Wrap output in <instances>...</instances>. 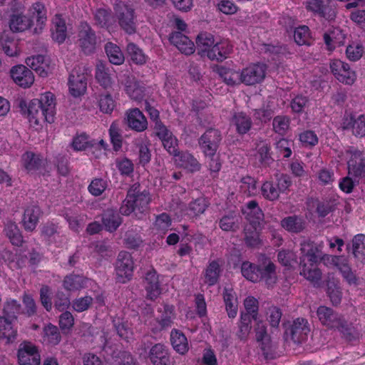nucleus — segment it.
<instances>
[{"mask_svg":"<svg viewBox=\"0 0 365 365\" xmlns=\"http://www.w3.org/2000/svg\"><path fill=\"white\" fill-rule=\"evenodd\" d=\"M317 315L323 326L328 329L338 331L346 341H351L356 339V328L344 314L331 307L321 305L317 308Z\"/></svg>","mask_w":365,"mask_h":365,"instance_id":"1","label":"nucleus"},{"mask_svg":"<svg viewBox=\"0 0 365 365\" xmlns=\"http://www.w3.org/2000/svg\"><path fill=\"white\" fill-rule=\"evenodd\" d=\"M260 193L264 200L270 202L277 201L280 197L275 182L272 180H267L262 183Z\"/></svg>","mask_w":365,"mask_h":365,"instance_id":"50","label":"nucleus"},{"mask_svg":"<svg viewBox=\"0 0 365 365\" xmlns=\"http://www.w3.org/2000/svg\"><path fill=\"white\" fill-rule=\"evenodd\" d=\"M255 327L256 339L260 342V348L265 359H273L274 352L271 338L267 334V327L262 321H255Z\"/></svg>","mask_w":365,"mask_h":365,"instance_id":"18","label":"nucleus"},{"mask_svg":"<svg viewBox=\"0 0 365 365\" xmlns=\"http://www.w3.org/2000/svg\"><path fill=\"white\" fill-rule=\"evenodd\" d=\"M175 160L178 166L194 173L201 169V164L193 154L189 151H180L175 157Z\"/></svg>","mask_w":365,"mask_h":365,"instance_id":"29","label":"nucleus"},{"mask_svg":"<svg viewBox=\"0 0 365 365\" xmlns=\"http://www.w3.org/2000/svg\"><path fill=\"white\" fill-rule=\"evenodd\" d=\"M240 189L247 194V196H255L257 193V180L250 175L243 177L241 180Z\"/></svg>","mask_w":365,"mask_h":365,"instance_id":"64","label":"nucleus"},{"mask_svg":"<svg viewBox=\"0 0 365 365\" xmlns=\"http://www.w3.org/2000/svg\"><path fill=\"white\" fill-rule=\"evenodd\" d=\"M19 107L21 113L26 115L31 126L35 127L41 125L44 123H52L54 122L52 115L43 110L36 98L31 100L29 105L25 101H21Z\"/></svg>","mask_w":365,"mask_h":365,"instance_id":"4","label":"nucleus"},{"mask_svg":"<svg viewBox=\"0 0 365 365\" xmlns=\"http://www.w3.org/2000/svg\"><path fill=\"white\" fill-rule=\"evenodd\" d=\"M310 331L309 323L304 318H297L292 324L285 329V334L297 344L307 340Z\"/></svg>","mask_w":365,"mask_h":365,"instance_id":"15","label":"nucleus"},{"mask_svg":"<svg viewBox=\"0 0 365 365\" xmlns=\"http://www.w3.org/2000/svg\"><path fill=\"white\" fill-rule=\"evenodd\" d=\"M219 74L223 78L224 82L228 86H235L242 83L241 71L222 66L219 69Z\"/></svg>","mask_w":365,"mask_h":365,"instance_id":"49","label":"nucleus"},{"mask_svg":"<svg viewBox=\"0 0 365 365\" xmlns=\"http://www.w3.org/2000/svg\"><path fill=\"white\" fill-rule=\"evenodd\" d=\"M150 202L149 191L141 190L140 185L135 182L128 188L126 197L120 207V212L124 216H129L135 212L144 214L148 211Z\"/></svg>","mask_w":365,"mask_h":365,"instance_id":"2","label":"nucleus"},{"mask_svg":"<svg viewBox=\"0 0 365 365\" xmlns=\"http://www.w3.org/2000/svg\"><path fill=\"white\" fill-rule=\"evenodd\" d=\"M115 279L119 283H126L133 274L134 262L132 255L125 251H121L118 255L115 263Z\"/></svg>","mask_w":365,"mask_h":365,"instance_id":"8","label":"nucleus"},{"mask_svg":"<svg viewBox=\"0 0 365 365\" xmlns=\"http://www.w3.org/2000/svg\"><path fill=\"white\" fill-rule=\"evenodd\" d=\"M19 365H40L41 356L38 347L31 341H24L17 351Z\"/></svg>","mask_w":365,"mask_h":365,"instance_id":"9","label":"nucleus"},{"mask_svg":"<svg viewBox=\"0 0 365 365\" xmlns=\"http://www.w3.org/2000/svg\"><path fill=\"white\" fill-rule=\"evenodd\" d=\"M300 266L302 267L301 275L314 285L319 284L322 278V272L316 267L317 266L311 267L309 264H300Z\"/></svg>","mask_w":365,"mask_h":365,"instance_id":"62","label":"nucleus"},{"mask_svg":"<svg viewBox=\"0 0 365 365\" xmlns=\"http://www.w3.org/2000/svg\"><path fill=\"white\" fill-rule=\"evenodd\" d=\"M341 127L350 131L356 138L365 136V113L356 115L353 112L345 113L342 118Z\"/></svg>","mask_w":365,"mask_h":365,"instance_id":"10","label":"nucleus"},{"mask_svg":"<svg viewBox=\"0 0 365 365\" xmlns=\"http://www.w3.org/2000/svg\"><path fill=\"white\" fill-rule=\"evenodd\" d=\"M116 105V101L110 93L106 92L99 95L98 106L100 111L103 113L110 115L115 108Z\"/></svg>","mask_w":365,"mask_h":365,"instance_id":"56","label":"nucleus"},{"mask_svg":"<svg viewBox=\"0 0 365 365\" xmlns=\"http://www.w3.org/2000/svg\"><path fill=\"white\" fill-rule=\"evenodd\" d=\"M224 261L222 259H216L208 262L203 272L204 282L208 287H212L218 283L222 272Z\"/></svg>","mask_w":365,"mask_h":365,"instance_id":"24","label":"nucleus"},{"mask_svg":"<svg viewBox=\"0 0 365 365\" xmlns=\"http://www.w3.org/2000/svg\"><path fill=\"white\" fill-rule=\"evenodd\" d=\"M33 25V19L19 9H11L9 18V26L13 33H19L29 29Z\"/></svg>","mask_w":365,"mask_h":365,"instance_id":"17","label":"nucleus"},{"mask_svg":"<svg viewBox=\"0 0 365 365\" xmlns=\"http://www.w3.org/2000/svg\"><path fill=\"white\" fill-rule=\"evenodd\" d=\"M259 282L264 281L268 287H272L277 281L276 265L268 257H264L258 264Z\"/></svg>","mask_w":365,"mask_h":365,"instance_id":"23","label":"nucleus"},{"mask_svg":"<svg viewBox=\"0 0 365 365\" xmlns=\"http://www.w3.org/2000/svg\"><path fill=\"white\" fill-rule=\"evenodd\" d=\"M230 125L235 128L238 135H243L251 130L252 120L251 117L243 111L234 112L230 119Z\"/></svg>","mask_w":365,"mask_h":365,"instance_id":"25","label":"nucleus"},{"mask_svg":"<svg viewBox=\"0 0 365 365\" xmlns=\"http://www.w3.org/2000/svg\"><path fill=\"white\" fill-rule=\"evenodd\" d=\"M222 140L221 131L210 128L199 138L198 145L205 156L215 155Z\"/></svg>","mask_w":365,"mask_h":365,"instance_id":"7","label":"nucleus"},{"mask_svg":"<svg viewBox=\"0 0 365 365\" xmlns=\"http://www.w3.org/2000/svg\"><path fill=\"white\" fill-rule=\"evenodd\" d=\"M222 297L228 317L231 319H234L237 314L238 309V301L236 292L232 287H225Z\"/></svg>","mask_w":365,"mask_h":365,"instance_id":"35","label":"nucleus"},{"mask_svg":"<svg viewBox=\"0 0 365 365\" xmlns=\"http://www.w3.org/2000/svg\"><path fill=\"white\" fill-rule=\"evenodd\" d=\"M329 68L335 78L342 83L352 85L356 81L355 71L344 61L333 59L329 63Z\"/></svg>","mask_w":365,"mask_h":365,"instance_id":"11","label":"nucleus"},{"mask_svg":"<svg viewBox=\"0 0 365 365\" xmlns=\"http://www.w3.org/2000/svg\"><path fill=\"white\" fill-rule=\"evenodd\" d=\"M347 169L349 175L359 183L365 174L364 154L359 150L352 152L347 162Z\"/></svg>","mask_w":365,"mask_h":365,"instance_id":"16","label":"nucleus"},{"mask_svg":"<svg viewBox=\"0 0 365 365\" xmlns=\"http://www.w3.org/2000/svg\"><path fill=\"white\" fill-rule=\"evenodd\" d=\"M86 279L79 274H70L64 277L62 286L68 292H76L84 288Z\"/></svg>","mask_w":365,"mask_h":365,"instance_id":"41","label":"nucleus"},{"mask_svg":"<svg viewBox=\"0 0 365 365\" xmlns=\"http://www.w3.org/2000/svg\"><path fill=\"white\" fill-rule=\"evenodd\" d=\"M163 307V309L160 307L158 309V312L160 313V316L155 319V322L158 324V326L152 328V331L155 334L170 327L175 318V307L173 305L164 303Z\"/></svg>","mask_w":365,"mask_h":365,"instance_id":"19","label":"nucleus"},{"mask_svg":"<svg viewBox=\"0 0 365 365\" xmlns=\"http://www.w3.org/2000/svg\"><path fill=\"white\" fill-rule=\"evenodd\" d=\"M232 49L233 46L227 39L215 41L213 47L207 54V58L211 61L222 62L229 57Z\"/></svg>","mask_w":365,"mask_h":365,"instance_id":"27","label":"nucleus"},{"mask_svg":"<svg viewBox=\"0 0 365 365\" xmlns=\"http://www.w3.org/2000/svg\"><path fill=\"white\" fill-rule=\"evenodd\" d=\"M148 359L153 365H170L171 359L169 349L163 344L153 345L149 352Z\"/></svg>","mask_w":365,"mask_h":365,"instance_id":"26","label":"nucleus"},{"mask_svg":"<svg viewBox=\"0 0 365 365\" xmlns=\"http://www.w3.org/2000/svg\"><path fill=\"white\" fill-rule=\"evenodd\" d=\"M96 140H88V135L81 133L73 137L71 146L76 151H83L88 148H93L96 146Z\"/></svg>","mask_w":365,"mask_h":365,"instance_id":"58","label":"nucleus"},{"mask_svg":"<svg viewBox=\"0 0 365 365\" xmlns=\"http://www.w3.org/2000/svg\"><path fill=\"white\" fill-rule=\"evenodd\" d=\"M326 292L333 306L337 307L341 304L343 293L339 280L334 278L329 279L327 282Z\"/></svg>","mask_w":365,"mask_h":365,"instance_id":"40","label":"nucleus"},{"mask_svg":"<svg viewBox=\"0 0 365 365\" xmlns=\"http://www.w3.org/2000/svg\"><path fill=\"white\" fill-rule=\"evenodd\" d=\"M280 225L290 233H299L305 227L304 220L298 215L287 216L282 219Z\"/></svg>","mask_w":365,"mask_h":365,"instance_id":"39","label":"nucleus"},{"mask_svg":"<svg viewBox=\"0 0 365 365\" xmlns=\"http://www.w3.org/2000/svg\"><path fill=\"white\" fill-rule=\"evenodd\" d=\"M290 126V118L287 115H277L273 118L272 127L275 133L284 136Z\"/></svg>","mask_w":365,"mask_h":365,"instance_id":"61","label":"nucleus"},{"mask_svg":"<svg viewBox=\"0 0 365 365\" xmlns=\"http://www.w3.org/2000/svg\"><path fill=\"white\" fill-rule=\"evenodd\" d=\"M332 262L348 284H359V278L354 272L352 271L346 259L342 258V257L340 256H333Z\"/></svg>","mask_w":365,"mask_h":365,"instance_id":"28","label":"nucleus"},{"mask_svg":"<svg viewBox=\"0 0 365 365\" xmlns=\"http://www.w3.org/2000/svg\"><path fill=\"white\" fill-rule=\"evenodd\" d=\"M53 24L54 28L52 30V38L58 43H63L67 36V28L65 20L62 18L61 15L56 14L53 20Z\"/></svg>","mask_w":365,"mask_h":365,"instance_id":"43","label":"nucleus"},{"mask_svg":"<svg viewBox=\"0 0 365 365\" xmlns=\"http://www.w3.org/2000/svg\"><path fill=\"white\" fill-rule=\"evenodd\" d=\"M124 86L125 93L130 98L135 101H140L143 98V91L135 78L127 76Z\"/></svg>","mask_w":365,"mask_h":365,"instance_id":"51","label":"nucleus"},{"mask_svg":"<svg viewBox=\"0 0 365 365\" xmlns=\"http://www.w3.org/2000/svg\"><path fill=\"white\" fill-rule=\"evenodd\" d=\"M294 39L296 43L299 46L309 45L311 40L309 28L305 25L295 28L294 31Z\"/></svg>","mask_w":365,"mask_h":365,"instance_id":"63","label":"nucleus"},{"mask_svg":"<svg viewBox=\"0 0 365 365\" xmlns=\"http://www.w3.org/2000/svg\"><path fill=\"white\" fill-rule=\"evenodd\" d=\"M210 205V202L205 197H200L192 200L187 206V215L190 217H197L204 214Z\"/></svg>","mask_w":365,"mask_h":365,"instance_id":"47","label":"nucleus"},{"mask_svg":"<svg viewBox=\"0 0 365 365\" xmlns=\"http://www.w3.org/2000/svg\"><path fill=\"white\" fill-rule=\"evenodd\" d=\"M147 299L155 301L162 293L159 276L155 271H150L145 275Z\"/></svg>","mask_w":365,"mask_h":365,"instance_id":"34","label":"nucleus"},{"mask_svg":"<svg viewBox=\"0 0 365 365\" xmlns=\"http://www.w3.org/2000/svg\"><path fill=\"white\" fill-rule=\"evenodd\" d=\"M114 11L120 28L128 34L135 33V13L133 6L118 1L114 5Z\"/></svg>","mask_w":365,"mask_h":365,"instance_id":"5","label":"nucleus"},{"mask_svg":"<svg viewBox=\"0 0 365 365\" xmlns=\"http://www.w3.org/2000/svg\"><path fill=\"white\" fill-rule=\"evenodd\" d=\"M42 338L44 344L54 346L61 342V334L56 326L49 323L43 328Z\"/></svg>","mask_w":365,"mask_h":365,"instance_id":"44","label":"nucleus"},{"mask_svg":"<svg viewBox=\"0 0 365 365\" xmlns=\"http://www.w3.org/2000/svg\"><path fill=\"white\" fill-rule=\"evenodd\" d=\"M240 217L235 212L223 215L219 220L220 229L225 232H235L239 228Z\"/></svg>","mask_w":365,"mask_h":365,"instance_id":"53","label":"nucleus"},{"mask_svg":"<svg viewBox=\"0 0 365 365\" xmlns=\"http://www.w3.org/2000/svg\"><path fill=\"white\" fill-rule=\"evenodd\" d=\"M254 158L257 167H269L274 162L270 145L263 141L257 144Z\"/></svg>","mask_w":365,"mask_h":365,"instance_id":"32","label":"nucleus"},{"mask_svg":"<svg viewBox=\"0 0 365 365\" xmlns=\"http://www.w3.org/2000/svg\"><path fill=\"white\" fill-rule=\"evenodd\" d=\"M241 272L247 280L255 283L259 282L258 264L248 261L243 262L241 265Z\"/></svg>","mask_w":365,"mask_h":365,"instance_id":"59","label":"nucleus"},{"mask_svg":"<svg viewBox=\"0 0 365 365\" xmlns=\"http://www.w3.org/2000/svg\"><path fill=\"white\" fill-rule=\"evenodd\" d=\"M96 79L98 83L104 88L111 87L113 79L110 76V69L104 64H98L96 68Z\"/></svg>","mask_w":365,"mask_h":365,"instance_id":"57","label":"nucleus"},{"mask_svg":"<svg viewBox=\"0 0 365 365\" xmlns=\"http://www.w3.org/2000/svg\"><path fill=\"white\" fill-rule=\"evenodd\" d=\"M322 245L311 240H304L300 244V264H309L311 267L317 266L328 255L322 252Z\"/></svg>","mask_w":365,"mask_h":365,"instance_id":"6","label":"nucleus"},{"mask_svg":"<svg viewBox=\"0 0 365 365\" xmlns=\"http://www.w3.org/2000/svg\"><path fill=\"white\" fill-rule=\"evenodd\" d=\"M351 253L354 258L363 261L365 259V235L356 234L351 240Z\"/></svg>","mask_w":365,"mask_h":365,"instance_id":"52","label":"nucleus"},{"mask_svg":"<svg viewBox=\"0 0 365 365\" xmlns=\"http://www.w3.org/2000/svg\"><path fill=\"white\" fill-rule=\"evenodd\" d=\"M305 9L314 17L328 22L334 21L336 17V4L334 0H306Z\"/></svg>","mask_w":365,"mask_h":365,"instance_id":"3","label":"nucleus"},{"mask_svg":"<svg viewBox=\"0 0 365 365\" xmlns=\"http://www.w3.org/2000/svg\"><path fill=\"white\" fill-rule=\"evenodd\" d=\"M43 162L41 155L31 151H26L21 156L22 165L28 173L39 170L43 165Z\"/></svg>","mask_w":365,"mask_h":365,"instance_id":"37","label":"nucleus"},{"mask_svg":"<svg viewBox=\"0 0 365 365\" xmlns=\"http://www.w3.org/2000/svg\"><path fill=\"white\" fill-rule=\"evenodd\" d=\"M105 51L110 63L118 66L123 63L125 57L118 46L108 42L105 46Z\"/></svg>","mask_w":365,"mask_h":365,"instance_id":"54","label":"nucleus"},{"mask_svg":"<svg viewBox=\"0 0 365 365\" xmlns=\"http://www.w3.org/2000/svg\"><path fill=\"white\" fill-rule=\"evenodd\" d=\"M215 40L214 36L208 32H201L196 38V43L198 48V52L201 56H206L212 49Z\"/></svg>","mask_w":365,"mask_h":365,"instance_id":"42","label":"nucleus"},{"mask_svg":"<svg viewBox=\"0 0 365 365\" xmlns=\"http://www.w3.org/2000/svg\"><path fill=\"white\" fill-rule=\"evenodd\" d=\"M126 51L130 61L135 65L142 66L146 63L148 58L143 51L135 43H128Z\"/></svg>","mask_w":365,"mask_h":365,"instance_id":"48","label":"nucleus"},{"mask_svg":"<svg viewBox=\"0 0 365 365\" xmlns=\"http://www.w3.org/2000/svg\"><path fill=\"white\" fill-rule=\"evenodd\" d=\"M170 340L173 349L177 353L184 355L188 351L187 339L180 330L173 329L170 332Z\"/></svg>","mask_w":365,"mask_h":365,"instance_id":"36","label":"nucleus"},{"mask_svg":"<svg viewBox=\"0 0 365 365\" xmlns=\"http://www.w3.org/2000/svg\"><path fill=\"white\" fill-rule=\"evenodd\" d=\"M242 212L249 222L248 225L260 226L261 222L264 220V213L256 200L247 202Z\"/></svg>","mask_w":365,"mask_h":365,"instance_id":"33","label":"nucleus"},{"mask_svg":"<svg viewBox=\"0 0 365 365\" xmlns=\"http://www.w3.org/2000/svg\"><path fill=\"white\" fill-rule=\"evenodd\" d=\"M14 322L5 317H0V338L6 339L8 343L14 342L17 337V328Z\"/></svg>","mask_w":365,"mask_h":365,"instance_id":"38","label":"nucleus"},{"mask_svg":"<svg viewBox=\"0 0 365 365\" xmlns=\"http://www.w3.org/2000/svg\"><path fill=\"white\" fill-rule=\"evenodd\" d=\"M13 81L22 88H29L34 82V76L31 69L24 65L13 66L10 71Z\"/></svg>","mask_w":365,"mask_h":365,"instance_id":"20","label":"nucleus"},{"mask_svg":"<svg viewBox=\"0 0 365 365\" xmlns=\"http://www.w3.org/2000/svg\"><path fill=\"white\" fill-rule=\"evenodd\" d=\"M37 101L43 110L46 113L51 115L52 118L55 120L56 113L55 95L49 91L45 92L41 95L40 98Z\"/></svg>","mask_w":365,"mask_h":365,"instance_id":"46","label":"nucleus"},{"mask_svg":"<svg viewBox=\"0 0 365 365\" xmlns=\"http://www.w3.org/2000/svg\"><path fill=\"white\" fill-rule=\"evenodd\" d=\"M124 123L129 129L138 133L145 131L148 126L146 117L138 108H129L125 111Z\"/></svg>","mask_w":365,"mask_h":365,"instance_id":"14","label":"nucleus"},{"mask_svg":"<svg viewBox=\"0 0 365 365\" xmlns=\"http://www.w3.org/2000/svg\"><path fill=\"white\" fill-rule=\"evenodd\" d=\"M259 226L247 225L245 227V242L248 247H259L262 241L259 238V232L257 229Z\"/></svg>","mask_w":365,"mask_h":365,"instance_id":"55","label":"nucleus"},{"mask_svg":"<svg viewBox=\"0 0 365 365\" xmlns=\"http://www.w3.org/2000/svg\"><path fill=\"white\" fill-rule=\"evenodd\" d=\"M68 87L71 94L78 97L84 94L87 88V78L84 73L72 71L68 78Z\"/></svg>","mask_w":365,"mask_h":365,"instance_id":"30","label":"nucleus"},{"mask_svg":"<svg viewBox=\"0 0 365 365\" xmlns=\"http://www.w3.org/2000/svg\"><path fill=\"white\" fill-rule=\"evenodd\" d=\"M4 232L13 245L16 247L22 246L24 238L16 222L11 221L8 222L5 225Z\"/></svg>","mask_w":365,"mask_h":365,"instance_id":"45","label":"nucleus"},{"mask_svg":"<svg viewBox=\"0 0 365 365\" xmlns=\"http://www.w3.org/2000/svg\"><path fill=\"white\" fill-rule=\"evenodd\" d=\"M267 66L264 63H252L241 71L242 83L253 86L260 83L265 78Z\"/></svg>","mask_w":365,"mask_h":365,"instance_id":"13","label":"nucleus"},{"mask_svg":"<svg viewBox=\"0 0 365 365\" xmlns=\"http://www.w3.org/2000/svg\"><path fill=\"white\" fill-rule=\"evenodd\" d=\"M120 211L112 208L105 210L101 215V222L103 228L110 233L115 232L123 223V218Z\"/></svg>","mask_w":365,"mask_h":365,"instance_id":"31","label":"nucleus"},{"mask_svg":"<svg viewBox=\"0 0 365 365\" xmlns=\"http://www.w3.org/2000/svg\"><path fill=\"white\" fill-rule=\"evenodd\" d=\"M43 212L37 205L27 206L22 217V226L26 232H33L36 228Z\"/></svg>","mask_w":365,"mask_h":365,"instance_id":"22","label":"nucleus"},{"mask_svg":"<svg viewBox=\"0 0 365 365\" xmlns=\"http://www.w3.org/2000/svg\"><path fill=\"white\" fill-rule=\"evenodd\" d=\"M168 40L170 44L175 46L182 53L189 56L195 51V46L188 36L180 31H173L170 34Z\"/></svg>","mask_w":365,"mask_h":365,"instance_id":"21","label":"nucleus"},{"mask_svg":"<svg viewBox=\"0 0 365 365\" xmlns=\"http://www.w3.org/2000/svg\"><path fill=\"white\" fill-rule=\"evenodd\" d=\"M21 311V304L16 299H8L4 304L3 315L6 319L16 322Z\"/></svg>","mask_w":365,"mask_h":365,"instance_id":"60","label":"nucleus"},{"mask_svg":"<svg viewBox=\"0 0 365 365\" xmlns=\"http://www.w3.org/2000/svg\"><path fill=\"white\" fill-rule=\"evenodd\" d=\"M78 36L79 45L83 52L86 55L93 53L96 46V35L86 21L81 22Z\"/></svg>","mask_w":365,"mask_h":365,"instance_id":"12","label":"nucleus"}]
</instances>
